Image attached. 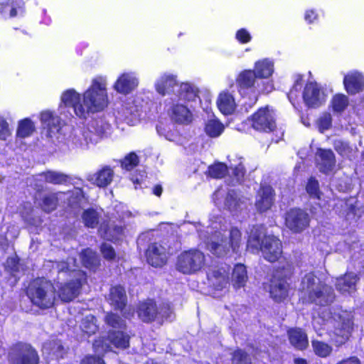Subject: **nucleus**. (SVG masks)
<instances>
[{
  "instance_id": "nucleus-44",
  "label": "nucleus",
  "mask_w": 364,
  "mask_h": 364,
  "mask_svg": "<svg viewBox=\"0 0 364 364\" xmlns=\"http://www.w3.org/2000/svg\"><path fill=\"white\" fill-rule=\"evenodd\" d=\"M111 343H114V338L110 336H100L94 341L93 349L99 353L106 352L109 350Z\"/></svg>"
},
{
  "instance_id": "nucleus-41",
  "label": "nucleus",
  "mask_w": 364,
  "mask_h": 364,
  "mask_svg": "<svg viewBox=\"0 0 364 364\" xmlns=\"http://www.w3.org/2000/svg\"><path fill=\"white\" fill-rule=\"evenodd\" d=\"M0 14L4 17L13 18L17 15V4L14 0L0 1Z\"/></svg>"
},
{
  "instance_id": "nucleus-34",
  "label": "nucleus",
  "mask_w": 364,
  "mask_h": 364,
  "mask_svg": "<svg viewBox=\"0 0 364 364\" xmlns=\"http://www.w3.org/2000/svg\"><path fill=\"white\" fill-rule=\"evenodd\" d=\"M288 336L291 344L296 348L303 350L307 347V336L301 329L291 328L288 331Z\"/></svg>"
},
{
  "instance_id": "nucleus-32",
  "label": "nucleus",
  "mask_w": 364,
  "mask_h": 364,
  "mask_svg": "<svg viewBox=\"0 0 364 364\" xmlns=\"http://www.w3.org/2000/svg\"><path fill=\"white\" fill-rule=\"evenodd\" d=\"M259 79L255 70H246L242 72L237 78V82L240 87L249 88L259 87Z\"/></svg>"
},
{
  "instance_id": "nucleus-58",
  "label": "nucleus",
  "mask_w": 364,
  "mask_h": 364,
  "mask_svg": "<svg viewBox=\"0 0 364 364\" xmlns=\"http://www.w3.org/2000/svg\"><path fill=\"white\" fill-rule=\"evenodd\" d=\"M80 364H105V363L100 356L88 355L81 360Z\"/></svg>"
},
{
  "instance_id": "nucleus-16",
  "label": "nucleus",
  "mask_w": 364,
  "mask_h": 364,
  "mask_svg": "<svg viewBox=\"0 0 364 364\" xmlns=\"http://www.w3.org/2000/svg\"><path fill=\"white\" fill-rule=\"evenodd\" d=\"M229 270L230 267L227 264L210 268L207 273L210 284L216 290L225 289L228 284Z\"/></svg>"
},
{
  "instance_id": "nucleus-57",
  "label": "nucleus",
  "mask_w": 364,
  "mask_h": 364,
  "mask_svg": "<svg viewBox=\"0 0 364 364\" xmlns=\"http://www.w3.org/2000/svg\"><path fill=\"white\" fill-rule=\"evenodd\" d=\"M100 251L105 259H114V248L112 245L106 242H102L100 247Z\"/></svg>"
},
{
  "instance_id": "nucleus-61",
  "label": "nucleus",
  "mask_w": 364,
  "mask_h": 364,
  "mask_svg": "<svg viewBox=\"0 0 364 364\" xmlns=\"http://www.w3.org/2000/svg\"><path fill=\"white\" fill-rule=\"evenodd\" d=\"M305 20L308 23H312L317 18V15L313 10L307 11L305 14Z\"/></svg>"
},
{
  "instance_id": "nucleus-47",
  "label": "nucleus",
  "mask_w": 364,
  "mask_h": 364,
  "mask_svg": "<svg viewBox=\"0 0 364 364\" xmlns=\"http://www.w3.org/2000/svg\"><path fill=\"white\" fill-rule=\"evenodd\" d=\"M312 346L315 353L320 357L328 356L332 350L329 345L321 341H314Z\"/></svg>"
},
{
  "instance_id": "nucleus-29",
  "label": "nucleus",
  "mask_w": 364,
  "mask_h": 364,
  "mask_svg": "<svg viewBox=\"0 0 364 364\" xmlns=\"http://www.w3.org/2000/svg\"><path fill=\"white\" fill-rule=\"evenodd\" d=\"M217 105L224 114H232L236 107V103L232 95L228 92H222L217 100Z\"/></svg>"
},
{
  "instance_id": "nucleus-33",
  "label": "nucleus",
  "mask_w": 364,
  "mask_h": 364,
  "mask_svg": "<svg viewBox=\"0 0 364 364\" xmlns=\"http://www.w3.org/2000/svg\"><path fill=\"white\" fill-rule=\"evenodd\" d=\"M247 279L248 277L245 266L242 264H236L232 270L231 279L234 288L237 289L244 287Z\"/></svg>"
},
{
  "instance_id": "nucleus-49",
  "label": "nucleus",
  "mask_w": 364,
  "mask_h": 364,
  "mask_svg": "<svg viewBox=\"0 0 364 364\" xmlns=\"http://www.w3.org/2000/svg\"><path fill=\"white\" fill-rule=\"evenodd\" d=\"M146 178V173L144 171L136 170L131 173L129 179L133 183L134 188H142L144 181Z\"/></svg>"
},
{
  "instance_id": "nucleus-30",
  "label": "nucleus",
  "mask_w": 364,
  "mask_h": 364,
  "mask_svg": "<svg viewBox=\"0 0 364 364\" xmlns=\"http://www.w3.org/2000/svg\"><path fill=\"white\" fill-rule=\"evenodd\" d=\"M117 314L115 313V316ZM115 348H126L129 343V336L126 331L124 320L117 321L115 318Z\"/></svg>"
},
{
  "instance_id": "nucleus-13",
  "label": "nucleus",
  "mask_w": 364,
  "mask_h": 364,
  "mask_svg": "<svg viewBox=\"0 0 364 364\" xmlns=\"http://www.w3.org/2000/svg\"><path fill=\"white\" fill-rule=\"evenodd\" d=\"M309 215L301 209H291L286 214V225L294 232H300L306 229L309 226Z\"/></svg>"
},
{
  "instance_id": "nucleus-63",
  "label": "nucleus",
  "mask_w": 364,
  "mask_h": 364,
  "mask_svg": "<svg viewBox=\"0 0 364 364\" xmlns=\"http://www.w3.org/2000/svg\"><path fill=\"white\" fill-rule=\"evenodd\" d=\"M337 364H360V362L357 358L351 357L350 358L343 360Z\"/></svg>"
},
{
  "instance_id": "nucleus-60",
  "label": "nucleus",
  "mask_w": 364,
  "mask_h": 364,
  "mask_svg": "<svg viewBox=\"0 0 364 364\" xmlns=\"http://www.w3.org/2000/svg\"><path fill=\"white\" fill-rule=\"evenodd\" d=\"M7 263L11 267V270L16 272L18 269L19 259L16 257H9L7 259Z\"/></svg>"
},
{
  "instance_id": "nucleus-1",
  "label": "nucleus",
  "mask_w": 364,
  "mask_h": 364,
  "mask_svg": "<svg viewBox=\"0 0 364 364\" xmlns=\"http://www.w3.org/2000/svg\"><path fill=\"white\" fill-rule=\"evenodd\" d=\"M60 99L64 106L73 108L75 114L81 119H86L90 114L102 112L109 102L106 82L102 77L93 79L82 95L68 89L62 93Z\"/></svg>"
},
{
  "instance_id": "nucleus-9",
  "label": "nucleus",
  "mask_w": 364,
  "mask_h": 364,
  "mask_svg": "<svg viewBox=\"0 0 364 364\" xmlns=\"http://www.w3.org/2000/svg\"><path fill=\"white\" fill-rule=\"evenodd\" d=\"M204 264V254L198 250H190L178 256L176 268L183 274H192L201 269Z\"/></svg>"
},
{
  "instance_id": "nucleus-10",
  "label": "nucleus",
  "mask_w": 364,
  "mask_h": 364,
  "mask_svg": "<svg viewBox=\"0 0 364 364\" xmlns=\"http://www.w3.org/2000/svg\"><path fill=\"white\" fill-rule=\"evenodd\" d=\"M86 282V273L80 272L78 277L60 284L58 289V297L63 302L68 303L72 301L78 296L83 284Z\"/></svg>"
},
{
  "instance_id": "nucleus-52",
  "label": "nucleus",
  "mask_w": 364,
  "mask_h": 364,
  "mask_svg": "<svg viewBox=\"0 0 364 364\" xmlns=\"http://www.w3.org/2000/svg\"><path fill=\"white\" fill-rule=\"evenodd\" d=\"M232 364H251L247 354L242 350H237L232 354Z\"/></svg>"
},
{
  "instance_id": "nucleus-26",
  "label": "nucleus",
  "mask_w": 364,
  "mask_h": 364,
  "mask_svg": "<svg viewBox=\"0 0 364 364\" xmlns=\"http://www.w3.org/2000/svg\"><path fill=\"white\" fill-rule=\"evenodd\" d=\"M127 297L124 288L122 286L115 287V311H120L124 318H128L132 314V309L127 306Z\"/></svg>"
},
{
  "instance_id": "nucleus-8",
  "label": "nucleus",
  "mask_w": 364,
  "mask_h": 364,
  "mask_svg": "<svg viewBox=\"0 0 364 364\" xmlns=\"http://www.w3.org/2000/svg\"><path fill=\"white\" fill-rule=\"evenodd\" d=\"M8 360L10 364H39L40 363L36 349L30 343L21 341L12 345Z\"/></svg>"
},
{
  "instance_id": "nucleus-24",
  "label": "nucleus",
  "mask_w": 364,
  "mask_h": 364,
  "mask_svg": "<svg viewBox=\"0 0 364 364\" xmlns=\"http://www.w3.org/2000/svg\"><path fill=\"white\" fill-rule=\"evenodd\" d=\"M118 218L117 221L115 220V241L122 240L126 237L129 232L128 230V221L132 213L129 210H122L119 213V210H117Z\"/></svg>"
},
{
  "instance_id": "nucleus-59",
  "label": "nucleus",
  "mask_w": 364,
  "mask_h": 364,
  "mask_svg": "<svg viewBox=\"0 0 364 364\" xmlns=\"http://www.w3.org/2000/svg\"><path fill=\"white\" fill-rule=\"evenodd\" d=\"M236 38L242 43H246L250 41L251 36L245 28H241L236 33Z\"/></svg>"
},
{
  "instance_id": "nucleus-12",
  "label": "nucleus",
  "mask_w": 364,
  "mask_h": 364,
  "mask_svg": "<svg viewBox=\"0 0 364 364\" xmlns=\"http://www.w3.org/2000/svg\"><path fill=\"white\" fill-rule=\"evenodd\" d=\"M252 127L260 132H272L276 127L274 114L268 107L260 108L252 116Z\"/></svg>"
},
{
  "instance_id": "nucleus-45",
  "label": "nucleus",
  "mask_w": 364,
  "mask_h": 364,
  "mask_svg": "<svg viewBox=\"0 0 364 364\" xmlns=\"http://www.w3.org/2000/svg\"><path fill=\"white\" fill-rule=\"evenodd\" d=\"M228 172V167L225 164L217 163L208 168V175L213 178H221Z\"/></svg>"
},
{
  "instance_id": "nucleus-4",
  "label": "nucleus",
  "mask_w": 364,
  "mask_h": 364,
  "mask_svg": "<svg viewBox=\"0 0 364 364\" xmlns=\"http://www.w3.org/2000/svg\"><path fill=\"white\" fill-rule=\"evenodd\" d=\"M247 247L252 252L261 251L264 259L270 262L277 261L282 253L280 240L274 235H267L262 225L251 229Z\"/></svg>"
},
{
  "instance_id": "nucleus-53",
  "label": "nucleus",
  "mask_w": 364,
  "mask_h": 364,
  "mask_svg": "<svg viewBox=\"0 0 364 364\" xmlns=\"http://www.w3.org/2000/svg\"><path fill=\"white\" fill-rule=\"evenodd\" d=\"M306 191L311 197L319 198L320 191L318 188V182L314 178H310L306 185Z\"/></svg>"
},
{
  "instance_id": "nucleus-62",
  "label": "nucleus",
  "mask_w": 364,
  "mask_h": 364,
  "mask_svg": "<svg viewBox=\"0 0 364 364\" xmlns=\"http://www.w3.org/2000/svg\"><path fill=\"white\" fill-rule=\"evenodd\" d=\"M273 84L271 82H267L265 85H264L263 87H257V90L259 92H270L273 90Z\"/></svg>"
},
{
  "instance_id": "nucleus-19",
  "label": "nucleus",
  "mask_w": 364,
  "mask_h": 364,
  "mask_svg": "<svg viewBox=\"0 0 364 364\" xmlns=\"http://www.w3.org/2000/svg\"><path fill=\"white\" fill-rule=\"evenodd\" d=\"M178 101V98H177L174 102L171 100L168 102V103L173 104L168 109L171 118L179 124H188L192 121V114L186 105L179 103Z\"/></svg>"
},
{
  "instance_id": "nucleus-64",
  "label": "nucleus",
  "mask_w": 364,
  "mask_h": 364,
  "mask_svg": "<svg viewBox=\"0 0 364 364\" xmlns=\"http://www.w3.org/2000/svg\"><path fill=\"white\" fill-rule=\"evenodd\" d=\"M9 247V242L6 237L0 239V249L6 251Z\"/></svg>"
},
{
  "instance_id": "nucleus-5",
  "label": "nucleus",
  "mask_w": 364,
  "mask_h": 364,
  "mask_svg": "<svg viewBox=\"0 0 364 364\" xmlns=\"http://www.w3.org/2000/svg\"><path fill=\"white\" fill-rule=\"evenodd\" d=\"M299 290L309 301L323 306L331 304L335 299L333 289L312 273L302 278Z\"/></svg>"
},
{
  "instance_id": "nucleus-46",
  "label": "nucleus",
  "mask_w": 364,
  "mask_h": 364,
  "mask_svg": "<svg viewBox=\"0 0 364 364\" xmlns=\"http://www.w3.org/2000/svg\"><path fill=\"white\" fill-rule=\"evenodd\" d=\"M139 161L138 156L134 152H132L127 154L120 163L122 168L130 171L138 165Z\"/></svg>"
},
{
  "instance_id": "nucleus-14",
  "label": "nucleus",
  "mask_w": 364,
  "mask_h": 364,
  "mask_svg": "<svg viewBox=\"0 0 364 364\" xmlns=\"http://www.w3.org/2000/svg\"><path fill=\"white\" fill-rule=\"evenodd\" d=\"M142 107L140 99L129 98L118 108V114L122 119L127 120V123H132L141 117Z\"/></svg>"
},
{
  "instance_id": "nucleus-6",
  "label": "nucleus",
  "mask_w": 364,
  "mask_h": 364,
  "mask_svg": "<svg viewBox=\"0 0 364 364\" xmlns=\"http://www.w3.org/2000/svg\"><path fill=\"white\" fill-rule=\"evenodd\" d=\"M155 88L162 96L171 95L168 100L172 102L176 101L177 98L178 100H193L197 94L194 86L189 83L178 84L175 75L167 73L161 75L156 80Z\"/></svg>"
},
{
  "instance_id": "nucleus-55",
  "label": "nucleus",
  "mask_w": 364,
  "mask_h": 364,
  "mask_svg": "<svg viewBox=\"0 0 364 364\" xmlns=\"http://www.w3.org/2000/svg\"><path fill=\"white\" fill-rule=\"evenodd\" d=\"M10 135L11 131L8 122L3 117L0 116V139L6 140Z\"/></svg>"
},
{
  "instance_id": "nucleus-56",
  "label": "nucleus",
  "mask_w": 364,
  "mask_h": 364,
  "mask_svg": "<svg viewBox=\"0 0 364 364\" xmlns=\"http://www.w3.org/2000/svg\"><path fill=\"white\" fill-rule=\"evenodd\" d=\"M331 126V117L329 114H325L318 119V128L321 132L328 129Z\"/></svg>"
},
{
  "instance_id": "nucleus-28",
  "label": "nucleus",
  "mask_w": 364,
  "mask_h": 364,
  "mask_svg": "<svg viewBox=\"0 0 364 364\" xmlns=\"http://www.w3.org/2000/svg\"><path fill=\"white\" fill-rule=\"evenodd\" d=\"M357 282V275L354 273H348L336 279V287L338 291L343 294H350L355 290Z\"/></svg>"
},
{
  "instance_id": "nucleus-51",
  "label": "nucleus",
  "mask_w": 364,
  "mask_h": 364,
  "mask_svg": "<svg viewBox=\"0 0 364 364\" xmlns=\"http://www.w3.org/2000/svg\"><path fill=\"white\" fill-rule=\"evenodd\" d=\"M225 205L229 210H235L240 207L237 193L235 191H229L225 202Z\"/></svg>"
},
{
  "instance_id": "nucleus-37",
  "label": "nucleus",
  "mask_w": 364,
  "mask_h": 364,
  "mask_svg": "<svg viewBox=\"0 0 364 364\" xmlns=\"http://www.w3.org/2000/svg\"><path fill=\"white\" fill-rule=\"evenodd\" d=\"M40 119L42 124L48 129V132H53L54 129L60 128V119L53 112L46 110L41 113Z\"/></svg>"
},
{
  "instance_id": "nucleus-40",
  "label": "nucleus",
  "mask_w": 364,
  "mask_h": 364,
  "mask_svg": "<svg viewBox=\"0 0 364 364\" xmlns=\"http://www.w3.org/2000/svg\"><path fill=\"white\" fill-rule=\"evenodd\" d=\"M95 183L99 187H106L112 181V170L103 168L95 174Z\"/></svg>"
},
{
  "instance_id": "nucleus-11",
  "label": "nucleus",
  "mask_w": 364,
  "mask_h": 364,
  "mask_svg": "<svg viewBox=\"0 0 364 364\" xmlns=\"http://www.w3.org/2000/svg\"><path fill=\"white\" fill-rule=\"evenodd\" d=\"M100 213L93 208H87L82 213V223L86 228L94 229L98 227V234L100 237L104 240H111L108 237L109 223L106 220L100 223Z\"/></svg>"
},
{
  "instance_id": "nucleus-39",
  "label": "nucleus",
  "mask_w": 364,
  "mask_h": 364,
  "mask_svg": "<svg viewBox=\"0 0 364 364\" xmlns=\"http://www.w3.org/2000/svg\"><path fill=\"white\" fill-rule=\"evenodd\" d=\"M80 328L83 335L88 337L95 334L99 330L96 317L93 315L86 316L82 321Z\"/></svg>"
},
{
  "instance_id": "nucleus-50",
  "label": "nucleus",
  "mask_w": 364,
  "mask_h": 364,
  "mask_svg": "<svg viewBox=\"0 0 364 364\" xmlns=\"http://www.w3.org/2000/svg\"><path fill=\"white\" fill-rule=\"evenodd\" d=\"M230 168L233 171V174L236 177V180L239 182L245 176V169L242 164V159L239 158L235 164L230 162Z\"/></svg>"
},
{
  "instance_id": "nucleus-3",
  "label": "nucleus",
  "mask_w": 364,
  "mask_h": 364,
  "mask_svg": "<svg viewBox=\"0 0 364 364\" xmlns=\"http://www.w3.org/2000/svg\"><path fill=\"white\" fill-rule=\"evenodd\" d=\"M353 318L351 312L340 310L332 316L329 309H323L313 316L312 325L319 336L326 331L330 335L334 336L337 345H341L348 340L353 329Z\"/></svg>"
},
{
  "instance_id": "nucleus-18",
  "label": "nucleus",
  "mask_w": 364,
  "mask_h": 364,
  "mask_svg": "<svg viewBox=\"0 0 364 364\" xmlns=\"http://www.w3.org/2000/svg\"><path fill=\"white\" fill-rule=\"evenodd\" d=\"M146 259L149 264L153 267H162L168 259V252L163 245L154 243L146 250Z\"/></svg>"
},
{
  "instance_id": "nucleus-48",
  "label": "nucleus",
  "mask_w": 364,
  "mask_h": 364,
  "mask_svg": "<svg viewBox=\"0 0 364 364\" xmlns=\"http://www.w3.org/2000/svg\"><path fill=\"white\" fill-rule=\"evenodd\" d=\"M348 100L344 95H336L332 100V106L336 112H342L348 106Z\"/></svg>"
},
{
  "instance_id": "nucleus-42",
  "label": "nucleus",
  "mask_w": 364,
  "mask_h": 364,
  "mask_svg": "<svg viewBox=\"0 0 364 364\" xmlns=\"http://www.w3.org/2000/svg\"><path fill=\"white\" fill-rule=\"evenodd\" d=\"M45 181L54 185L65 184L69 181L70 177L63 173L48 171L44 173Z\"/></svg>"
},
{
  "instance_id": "nucleus-15",
  "label": "nucleus",
  "mask_w": 364,
  "mask_h": 364,
  "mask_svg": "<svg viewBox=\"0 0 364 364\" xmlns=\"http://www.w3.org/2000/svg\"><path fill=\"white\" fill-rule=\"evenodd\" d=\"M288 291L289 284L286 277L282 272L277 271L270 281L269 293L271 296L274 300L280 301L287 296Z\"/></svg>"
},
{
  "instance_id": "nucleus-17",
  "label": "nucleus",
  "mask_w": 364,
  "mask_h": 364,
  "mask_svg": "<svg viewBox=\"0 0 364 364\" xmlns=\"http://www.w3.org/2000/svg\"><path fill=\"white\" fill-rule=\"evenodd\" d=\"M303 98L306 105L309 107H318L326 100L323 92L314 82L306 84L303 92Z\"/></svg>"
},
{
  "instance_id": "nucleus-35",
  "label": "nucleus",
  "mask_w": 364,
  "mask_h": 364,
  "mask_svg": "<svg viewBox=\"0 0 364 364\" xmlns=\"http://www.w3.org/2000/svg\"><path fill=\"white\" fill-rule=\"evenodd\" d=\"M58 193H50L44 195L39 203V207L46 213L55 210L59 205Z\"/></svg>"
},
{
  "instance_id": "nucleus-21",
  "label": "nucleus",
  "mask_w": 364,
  "mask_h": 364,
  "mask_svg": "<svg viewBox=\"0 0 364 364\" xmlns=\"http://www.w3.org/2000/svg\"><path fill=\"white\" fill-rule=\"evenodd\" d=\"M274 203V191L269 186H262L257 192L255 207L259 212L269 210Z\"/></svg>"
},
{
  "instance_id": "nucleus-2",
  "label": "nucleus",
  "mask_w": 364,
  "mask_h": 364,
  "mask_svg": "<svg viewBox=\"0 0 364 364\" xmlns=\"http://www.w3.org/2000/svg\"><path fill=\"white\" fill-rule=\"evenodd\" d=\"M219 222H213L206 230H198L207 250L218 257H227L236 252L241 241V232L237 228L227 232Z\"/></svg>"
},
{
  "instance_id": "nucleus-38",
  "label": "nucleus",
  "mask_w": 364,
  "mask_h": 364,
  "mask_svg": "<svg viewBox=\"0 0 364 364\" xmlns=\"http://www.w3.org/2000/svg\"><path fill=\"white\" fill-rule=\"evenodd\" d=\"M36 130L34 123L29 118H24L18 122L16 137L25 139L30 136Z\"/></svg>"
},
{
  "instance_id": "nucleus-31",
  "label": "nucleus",
  "mask_w": 364,
  "mask_h": 364,
  "mask_svg": "<svg viewBox=\"0 0 364 364\" xmlns=\"http://www.w3.org/2000/svg\"><path fill=\"white\" fill-rule=\"evenodd\" d=\"M333 145L336 152L343 158L353 160L357 155V147L355 146L350 145L347 141L341 139H336L334 140Z\"/></svg>"
},
{
  "instance_id": "nucleus-43",
  "label": "nucleus",
  "mask_w": 364,
  "mask_h": 364,
  "mask_svg": "<svg viewBox=\"0 0 364 364\" xmlns=\"http://www.w3.org/2000/svg\"><path fill=\"white\" fill-rule=\"evenodd\" d=\"M223 130L224 125L218 119H209L205 124V132L210 137H217L220 136Z\"/></svg>"
},
{
  "instance_id": "nucleus-27",
  "label": "nucleus",
  "mask_w": 364,
  "mask_h": 364,
  "mask_svg": "<svg viewBox=\"0 0 364 364\" xmlns=\"http://www.w3.org/2000/svg\"><path fill=\"white\" fill-rule=\"evenodd\" d=\"M80 258L83 267L92 271H96L100 265V259L97 252L90 247L82 249Z\"/></svg>"
},
{
  "instance_id": "nucleus-22",
  "label": "nucleus",
  "mask_w": 364,
  "mask_h": 364,
  "mask_svg": "<svg viewBox=\"0 0 364 364\" xmlns=\"http://www.w3.org/2000/svg\"><path fill=\"white\" fill-rule=\"evenodd\" d=\"M317 166L320 171L328 173L332 171L336 166L335 154L331 149H318L316 153Z\"/></svg>"
},
{
  "instance_id": "nucleus-20",
  "label": "nucleus",
  "mask_w": 364,
  "mask_h": 364,
  "mask_svg": "<svg viewBox=\"0 0 364 364\" xmlns=\"http://www.w3.org/2000/svg\"><path fill=\"white\" fill-rule=\"evenodd\" d=\"M139 85V78L134 73H124L115 82V90L122 94H129Z\"/></svg>"
},
{
  "instance_id": "nucleus-54",
  "label": "nucleus",
  "mask_w": 364,
  "mask_h": 364,
  "mask_svg": "<svg viewBox=\"0 0 364 364\" xmlns=\"http://www.w3.org/2000/svg\"><path fill=\"white\" fill-rule=\"evenodd\" d=\"M50 349L57 357L63 358V355L65 353V348L59 340L53 341L50 344Z\"/></svg>"
},
{
  "instance_id": "nucleus-25",
  "label": "nucleus",
  "mask_w": 364,
  "mask_h": 364,
  "mask_svg": "<svg viewBox=\"0 0 364 364\" xmlns=\"http://www.w3.org/2000/svg\"><path fill=\"white\" fill-rule=\"evenodd\" d=\"M138 316L144 322H151L157 318L161 313L158 311L156 304L152 300H148L139 304Z\"/></svg>"
},
{
  "instance_id": "nucleus-36",
  "label": "nucleus",
  "mask_w": 364,
  "mask_h": 364,
  "mask_svg": "<svg viewBox=\"0 0 364 364\" xmlns=\"http://www.w3.org/2000/svg\"><path fill=\"white\" fill-rule=\"evenodd\" d=\"M254 70L258 78H269L274 72V63L269 59L257 61L255 64Z\"/></svg>"
},
{
  "instance_id": "nucleus-7",
  "label": "nucleus",
  "mask_w": 364,
  "mask_h": 364,
  "mask_svg": "<svg viewBox=\"0 0 364 364\" xmlns=\"http://www.w3.org/2000/svg\"><path fill=\"white\" fill-rule=\"evenodd\" d=\"M26 293L31 302L41 309H50L55 303L56 289L54 284L44 277L32 279Z\"/></svg>"
},
{
  "instance_id": "nucleus-23",
  "label": "nucleus",
  "mask_w": 364,
  "mask_h": 364,
  "mask_svg": "<svg viewBox=\"0 0 364 364\" xmlns=\"http://www.w3.org/2000/svg\"><path fill=\"white\" fill-rule=\"evenodd\" d=\"M343 83L346 91L353 95L362 90L364 78L358 72L353 71L345 76Z\"/></svg>"
}]
</instances>
